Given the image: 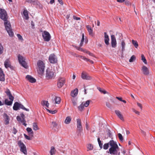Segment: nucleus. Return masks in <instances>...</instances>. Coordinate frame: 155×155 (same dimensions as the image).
Instances as JSON below:
<instances>
[{
	"label": "nucleus",
	"mask_w": 155,
	"mask_h": 155,
	"mask_svg": "<svg viewBox=\"0 0 155 155\" xmlns=\"http://www.w3.org/2000/svg\"><path fill=\"white\" fill-rule=\"evenodd\" d=\"M110 147L108 153L111 154H117L119 150V147L116 143L113 140H110Z\"/></svg>",
	"instance_id": "f257e3e1"
},
{
	"label": "nucleus",
	"mask_w": 155,
	"mask_h": 155,
	"mask_svg": "<svg viewBox=\"0 0 155 155\" xmlns=\"http://www.w3.org/2000/svg\"><path fill=\"white\" fill-rule=\"evenodd\" d=\"M37 72L40 76H42L44 74L45 69V63L41 60H38L37 63Z\"/></svg>",
	"instance_id": "f03ea898"
},
{
	"label": "nucleus",
	"mask_w": 155,
	"mask_h": 155,
	"mask_svg": "<svg viewBox=\"0 0 155 155\" xmlns=\"http://www.w3.org/2000/svg\"><path fill=\"white\" fill-rule=\"evenodd\" d=\"M5 92L8 96L9 99L10 101H9L8 99H5V103L6 105L10 106L12 105V101L14 99V97L12 96L9 89L7 88Z\"/></svg>",
	"instance_id": "7ed1b4c3"
},
{
	"label": "nucleus",
	"mask_w": 155,
	"mask_h": 155,
	"mask_svg": "<svg viewBox=\"0 0 155 155\" xmlns=\"http://www.w3.org/2000/svg\"><path fill=\"white\" fill-rule=\"evenodd\" d=\"M4 21V25L7 32L10 37H12L14 35V33L12 31V27L10 22L7 20V21Z\"/></svg>",
	"instance_id": "20e7f679"
},
{
	"label": "nucleus",
	"mask_w": 155,
	"mask_h": 155,
	"mask_svg": "<svg viewBox=\"0 0 155 155\" xmlns=\"http://www.w3.org/2000/svg\"><path fill=\"white\" fill-rule=\"evenodd\" d=\"M54 71L51 69L47 68L46 71V78L48 80L52 79L54 78Z\"/></svg>",
	"instance_id": "39448f33"
},
{
	"label": "nucleus",
	"mask_w": 155,
	"mask_h": 155,
	"mask_svg": "<svg viewBox=\"0 0 155 155\" xmlns=\"http://www.w3.org/2000/svg\"><path fill=\"white\" fill-rule=\"evenodd\" d=\"M13 108L15 110H17L20 109H21L26 111H29L28 109L25 108L22 104L18 102H15L14 103Z\"/></svg>",
	"instance_id": "423d86ee"
},
{
	"label": "nucleus",
	"mask_w": 155,
	"mask_h": 155,
	"mask_svg": "<svg viewBox=\"0 0 155 155\" xmlns=\"http://www.w3.org/2000/svg\"><path fill=\"white\" fill-rule=\"evenodd\" d=\"M17 144L20 148V151L22 152L24 154L27 155V152L26 147L25 144L21 141H18Z\"/></svg>",
	"instance_id": "0eeeda50"
},
{
	"label": "nucleus",
	"mask_w": 155,
	"mask_h": 155,
	"mask_svg": "<svg viewBox=\"0 0 155 155\" xmlns=\"http://www.w3.org/2000/svg\"><path fill=\"white\" fill-rule=\"evenodd\" d=\"M0 18L4 21H7L8 16L6 11L2 8H0Z\"/></svg>",
	"instance_id": "6e6552de"
},
{
	"label": "nucleus",
	"mask_w": 155,
	"mask_h": 155,
	"mask_svg": "<svg viewBox=\"0 0 155 155\" xmlns=\"http://www.w3.org/2000/svg\"><path fill=\"white\" fill-rule=\"evenodd\" d=\"M18 57L19 63L23 67L27 68H28V66L23 57L19 54L18 55Z\"/></svg>",
	"instance_id": "1a4fd4ad"
},
{
	"label": "nucleus",
	"mask_w": 155,
	"mask_h": 155,
	"mask_svg": "<svg viewBox=\"0 0 155 155\" xmlns=\"http://www.w3.org/2000/svg\"><path fill=\"white\" fill-rule=\"evenodd\" d=\"M42 36L44 41H49L51 38V36L49 33L46 31H44L42 33Z\"/></svg>",
	"instance_id": "9d476101"
},
{
	"label": "nucleus",
	"mask_w": 155,
	"mask_h": 155,
	"mask_svg": "<svg viewBox=\"0 0 155 155\" xmlns=\"http://www.w3.org/2000/svg\"><path fill=\"white\" fill-rule=\"evenodd\" d=\"M48 59L51 64L56 63L57 61V57L54 54H52L49 55Z\"/></svg>",
	"instance_id": "9b49d317"
},
{
	"label": "nucleus",
	"mask_w": 155,
	"mask_h": 155,
	"mask_svg": "<svg viewBox=\"0 0 155 155\" xmlns=\"http://www.w3.org/2000/svg\"><path fill=\"white\" fill-rule=\"evenodd\" d=\"M90 101L87 100L84 104L83 102L78 107V109L79 110L81 111L84 109V107H87L90 104Z\"/></svg>",
	"instance_id": "f8f14e48"
},
{
	"label": "nucleus",
	"mask_w": 155,
	"mask_h": 155,
	"mask_svg": "<svg viewBox=\"0 0 155 155\" xmlns=\"http://www.w3.org/2000/svg\"><path fill=\"white\" fill-rule=\"evenodd\" d=\"M65 83V79L64 78H60L58 80L57 86L58 88H61Z\"/></svg>",
	"instance_id": "ddd939ff"
},
{
	"label": "nucleus",
	"mask_w": 155,
	"mask_h": 155,
	"mask_svg": "<svg viewBox=\"0 0 155 155\" xmlns=\"http://www.w3.org/2000/svg\"><path fill=\"white\" fill-rule=\"evenodd\" d=\"M81 77L82 79L84 80H90L92 78L91 77L88 75L86 72L84 71L82 72Z\"/></svg>",
	"instance_id": "4468645a"
},
{
	"label": "nucleus",
	"mask_w": 155,
	"mask_h": 155,
	"mask_svg": "<svg viewBox=\"0 0 155 155\" xmlns=\"http://www.w3.org/2000/svg\"><path fill=\"white\" fill-rule=\"evenodd\" d=\"M111 44L113 48H115L117 45L116 40L114 35H112L111 36Z\"/></svg>",
	"instance_id": "2eb2a0df"
},
{
	"label": "nucleus",
	"mask_w": 155,
	"mask_h": 155,
	"mask_svg": "<svg viewBox=\"0 0 155 155\" xmlns=\"http://www.w3.org/2000/svg\"><path fill=\"white\" fill-rule=\"evenodd\" d=\"M143 74L145 75H148L149 74V70L148 68L145 66H143L141 68Z\"/></svg>",
	"instance_id": "dca6fc26"
},
{
	"label": "nucleus",
	"mask_w": 155,
	"mask_h": 155,
	"mask_svg": "<svg viewBox=\"0 0 155 155\" xmlns=\"http://www.w3.org/2000/svg\"><path fill=\"white\" fill-rule=\"evenodd\" d=\"M76 121L77 130H83L82 127L81 119H77L76 120Z\"/></svg>",
	"instance_id": "f3484780"
},
{
	"label": "nucleus",
	"mask_w": 155,
	"mask_h": 155,
	"mask_svg": "<svg viewBox=\"0 0 155 155\" xmlns=\"http://www.w3.org/2000/svg\"><path fill=\"white\" fill-rule=\"evenodd\" d=\"M17 120L19 122L21 123H22V124L26 127L27 124L26 123V120L24 119H22L21 118L20 116H17Z\"/></svg>",
	"instance_id": "a211bd4d"
},
{
	"label": "nucleus",
	"mask_w": 155,
	"mask_h": 155,
	"mask_svg": "<svg viewBox=\"0 0 155 155\" xmlns=\"http://www.w3.org/2000/svg\"><path fill=\"white\" fill-rule=\"evenodd\" d=\"M26 78L28 81L31 83H35L36 81V79L30 75H27L26 76Z\"/></svg>",
	"instance_id": "6ab92c4d"
},
{
	"label": "nucleus",
	"mask_w": 155,
	"mask_h": 155,
	"mask_svg": "<svg viewBox=\"0 0 155 155\" xmlns=\"http://www.w3.org/2000/svg\"><path fill=\"white\" fill-rule=\"evenodd\" d=\"M104 42H105V44L107 45H108L109 44V36H108V35L107 34V33L106 32H105L104 33Z\"/></svg>",
	"instance_id": "aec40b11"
},
{
	"label": "nucleus",
	"mask_w": 155,
	"mask_h": 155,
	"mask_svg": "<svg viewBox=\"0 0 155 155\" xmlns=\"http://www.w3.org/2000/svg\"><path fill=\"white\" fill-rule=\"evenodd\" d=\"M5 80V74L2 68H0V81H4Z\"/></svg>",
	"instance_id": "412c9836"
},
{
	"label": "nucleus",
	"mask_w": 155,
	"mask_h": 155,
	"mask_svg": "<svg viewBox=\"0 0 155 155\" xmlns=\"http://www.w3.org/2000/svg\"><path fill=\"white\" fill-rule=\"evenodd\" d=\"M115 114L121 120H124V118L123 115L121 114V112L119 110H115Z\"/></svg>",
	"instance_id": "4be33fe9"
},
{
	"label": "nucleus",
	"mask_w": 155,
	"mask_h": 155,
	"mask_svg": "<svg viewBox=\"0 0 155 155\" xmlns=\"http://www.w3.org/2000/svg\"><path fill=\"white\" fill-rule=\"evenodd\" d=\"M61 99L60 97H55L52 102L54 104H59Z\"/></svg>",
	"instance_id": "5701e85b"
},
{
	"label": "nucleus",
	"mask_w": 155,
	"mask_h": 155,
	"mask_svg": "<svg viewBox=\"0 0 155 155\" xmlns=\"http://www.w3.org/2000/svg\"><path fill=\"white\" fill-rule=\"evenodd\" d=\"M86 28L87 29L89 35L92 36L93 35V30L91 26L87 25L86 26Z\"/></svg>",
	"instance_id": "b1692460"
},
{
	"label": "nucleus",
	"mask_w": 155,
	"mask_h": 155,
	"mask_svg": "<svg viewBox=\"0 0 155 155\" xmlns=\"http://www.w3.org/2000/svg\"><path fill=\"white\" fill-rule=\"evenodd\" d=\"M4 64L5 67L8 68L11 65V62L8 59H7L4 62Z\"/></svg>",
	"instance_id": "393cba45"
},
{
	"label": "nucleus",
	"mask_w": 155,
	"mask_h": 155,
	"mask_svg": "<svg viewBox=\"0 0 155 155\" xmlns=\"http://www.w3.org/2000/svg\"><path fill=\"white\" fill-rule=\"evenodd\" d=\"M71 120V116L67 117L64 121V123L66 124H69Z\"/></svg>",
	"instance_id": "a878e982"
},
{
	"label": "nucleus",
	"mask_w": 155,
	"mask_h": 155,
	"mask_svg": "<svg viewBox=\"0 0 155 155\" xmlns=\"http://www.w3.org/2000/svg\"><path fill=\"white\" fill-rule=\"evenodd\" d=\"M78 90L77 88H76L74 91H72L71 93V96L74 97L76 96L78 93Z\"/></svg>",
	"instance_id": "bb28decb"
},
{
	"label": "nucleus",
	"mask_w": 155,
	"mask_h": 155,
	"mask_svg": "<svg viewBox=\"0 0 155 155\" xmlns=\"http://www.w3.org/2000/svg\"><path fill=\"white\" fill-rule=\"evenodd\" d=\"M26 130L29 134L32 137L33 135L34 132L31 128L27 127L26 128Z\"/></svg>",
	"instance_id": "cd10ccee"
},
{
	"label": "nucleus",
	"mask_w": 155,
	"mask_h": 155,
	"mask_svg": "<svg viewBox=\"0 0 155 155\" xmlns=\"http://www.w3.org/2000/svg\"><path fill=\"white\" fill-rule=\"evenodd\" d=\"M33 128L34 130H37L39 129V128L38 127L37 123L35 122L32 124Z\"/></svg>",
	"instance_id": "c85d7f7f"
},
{
	"label": "nucleus",
	"mask_w": 155,
	"mask_h": 155,
	"mask_svg": "<svg viewBox=\"0 0 155 155\" xmlns=\"http://www.w3.org/2000/svg\"><path fill=\"white\" fill-rule=\"evenodd\" d=\"M23 14L24 16V18L26 20L28 19L29 17L28 11L26 10H24L23 12Z\"/></svg>",
	"instance_id": "c756f323"
},
{
	"label": "nucleus",
	"mask_w": 155,
	"mask_h": 155,
	"mask_svg": "<svg viewBox=\"0 0 155 155\" xmlns=\"http://www.w3.org/2000/svg\"><path fill=\"white\" fill-rule=\"evenodd\" d=\"M41 104L43 106H45L47 107H48L49 106V103L48 101H43L41 102Z\"/></svg>",
	"instance_id": "7c9ffc66"
},
{
	"label": "nucleus",
	"mask_w": 155,
	"mask_h": 155,
	"mask_svg": "<svg viewBox=\"0 0 155 155\" xmlns=\"http://www.w3.org/2000/svg\"><path fill=\"white\" fill-rule=\"evenodd\" d=\"M51 148V150L50 152L51 155H53L56 152V150L54 147L52 146Z\"/></svg>",
	"instance_id": "2f4dec72"
},
{
	"label": "nucleus",
	"mask_w": 155,
	"mask_h": 155,
	"mask_svg": "<svg viewBox=\"0 0 155 155\" xmlns=\"http://www.w3.org/2000/svg\"><path fill=\"white\" fill-rule=\"evenodd\" d=\"M5 116L6 117L5 120V124L6 125H7L9 123V117L6 114H5Z\"/></svg>",
	"instance_id": "473e14b6"
},
{
	"label": "nucleus",
	"mask_w": 155,
	"mask_h": 155,
	"mask_svg": "<svg viewBox=\"0 0 155 155\" xmlns=\"http://www.w3.org/2000/svg\"><path fill=\"white\" fill-rule=\"evenodd\" d=\"M110 145V141L108 143H106L104 144L103 149L104 150H107L108 149Z\"/></svg>",
	"instance_id": "72a5a7b5"
},
{
	"label": "nucleus",
	"mask_w": 155,
	"mask_h": 155,
	"mask_svg": "<svg viewBox=\"0 0 155 155\" xmlns=\"http://www.w3.org/2000/svg\"><path fill=\"white\" fill-rule=\"evenodd\" d=\"M141 60L143 61L144 64H147V61L144 55L142 54L141 55Z\"/></svg>",
	"instance_id": "f704fd0d"
},
{
	"label": "nucleus",
	"mask_w": 155,
	"mask_h": 155,
	"mask_svg": "<svg viewBox=\"0 0 155 155\" xmlns=\"http://www.w3.org/2000/svg\"><path fill=\"white\" fill-rule=\"evenodd\" d=\"M87 148L88 149V150H93V145L90 144V143H89V144H87Z\"/></svg>",
	"instance_id": "c9c22d12"
},
{
	"label": "nucleus",
	"mask_w": 155,
	"mask_h": 155,
	"mask_svg": "<svg viewBox=\"0 0 155 155\" xmlns=\"http://www.w3.org/2000/svg\"><path fill=\"white\" fill-rule=\"evenodd\" d=\"M132 43L134 45L136 48H137L138 46V44L136 41L132 40Z\"/></svg>",
	"instance_id": "e433bc0d"
},
{
	"label": "nucleus",
	"mask_w": 155,
	"mask_h": 155,
	"mask_svg": "<svg viewBox=\"0 0 155 155\" xmlns=\"http://www.w3.org/2000/svg\"><path fill=\"white\" fill-rule=\"evenodd\" d=\"M84 34H83L82 39L81 41V43L80 44V46L82 47L83 45V42L84 41Z\"/></svg>",
	"instance_id": "4c0bfd02"
},
{
	"label": "nucleus",
	"mask_w": 155,
	"mask_h": 155,
	"mask_svg": "<svg viewBox=\"0 0 155 155\" xmlns=\"http://www.w3.org/2000/svg\"><path fill=\"white\" fill-rule=\"evenodd\" d=\"M121 46L122 47V50L123 51L124 50L125 47V43L124 40H122L121 41Z\"/></svg>",
	"instance_id": "58836bf2"
},
{
	"label": "nucleus",
	"mask_w": 155,
	"mask_h": 155,
	"mask_svg": "<svg viewBox=\"0 0 155 155\" xmlns=\"http://www.w3.org/2000/svg\"><path fill=\"white\" fill-rule=\"evenodd\" d=\"M136 59V57L135 55H132L130 58V59L129 60V61L130 62H133Z\"/></svg>",
	"instance_id": "ea45409f"
},
{
	"label": "nucleus",
	"mask_w": 155,
	"mask_h": 155,
	"mask_svg": "<svg viewBox=\"0 0 155 155\" xmlns=\"http://www.w3.org/2000/svg\"><path fill=\"white\" fill-rule=\"evenodd\" d=\"M4 51V48L1 43H0V55L2 54Z\"/></svg>",
	"instance_id": "a19ab883"
},
{
	"label": "nucleus",
	"mask_w": 155,
	"mask_h": 155,
	"mask_svg": "<svg viewBox=\"0 0 155 155\" xmlns=\"http://www.w3.org/2000/svg\"><path fill=\"white\" fill-rule=\"evenodd\" d=\"M75 55L77 57H80L81 58H82V59L86 61V60L87 59V58L85 57L84 56H82V55H78L76 54H75Z\"/></svg>",
	"instance_id": "79ce46f5"
},
{
	"label": "nucleus",
	"mask_w": 155,
	"mask_h": 155,
	"mask_svg": "<svg viewBox=\"0 0 155 155\" xmlns=\"http://www.w3.org/2000/svg\"><path fill=\"white\" fill-rule=\"evenodd\" d=\"M46 110L48 112L52 114H55L57 112V111L56 110H51L48 109H46Z\"/></svg>",
	"instance_id": "37998d69"
},
{
	"label": "nucleus",
	"mask_w": 155,
	"mask_h": 155,
	"mask_svg": "<svg viewBox=\"0 0 155 155\" xmlns=\"http://www.w3.org/2000/svg\"><path fill=\"white\" fill-rule=\"evenodd\" d=\"M77 130V135L78 136H81V133L82 132L83 130Z\"/></svg>",
	"instance_id": "c03bdc74"
},
{
	"label": "nucleus",
	"mask_w": 155,
	"mask_h": 155,
	"mask_svg": "<svg viewBox=\"0 0 155 155\" xmlns=\"http://www.w3.org/2000/svg\"><path fill=\"white\" fill-rule=\"evenodd\" d=\"M118 135L120 140L121 141H123V137L122 134L120 133H118Z\"/></svg>",
	"instance_id": "a18cd8bd"
},
{
	"label": "nucleus",
	"mask_w": 155,
	"mask_h": 155,
	"mask_svg": "<svg viewBox=\"0 0 155 155\" xmlns=\"http://www.w3.org/2000/svg\"><path fill=\"white\" fill-rule=\"evenodd\" d=\"M24 135L25 139L29 140H31L32 137L28 136L25 134H24Z\"/></svg>",
	"instance_id": "49530a36"
},
{
	"label": "nucleus",
	"mask_w": 155,
	"mask_h": 155,
	"mask_svg": "<svg viewBox=\"0 0 155 155\" xmlns=\"http://www.w3.org/2000/svg\"><path fill=\"white\" fill-rule=\"evenodd\" d=\"M72 102L74 106H76L77 105V102L76 100L74 99H72Z\"/></svg>",
	"instance_id": "de8ad7c7"
},
{
	"label": "nucleus",
	"mask_w": 155,
	"mask_h": 155,
	"mask_svg": "<svg viewBox=\"0 0 155 155\" xmlns=\"http://www.w3.org/2000/svg\"><path fill=\"white\" fill-rule=\"evenodd\" d=\"M98 90L100 92L104 94H105L107 93V92L105 91L102 90L101 88L100 87L98 88Z\"/></svg>",
	"instance_id": "09e8293b"
},
{
	"label": "nucleus",
	"mask_w": 155,
	"mask_h": 155,
	"mask_svg": "<svg viewBox=\"0 0 155 155\" xmlns=\"http://www.w3.org/2000/svg\"><path fill=\"white\" fill-rule=\"evenodd\" d=\"M27 2L28 3H32L35 2V0H26Z\"/></svg>",
	"instance_id": "8fccbe9b"
},
{
	"label": "nucleus",
	"mask_w": 155,
	"mask_h": 155,
	"mask_svg": "<svg viewBox=\"0 0 155 155\" xmlns=\"http://www.w3.org/2000/svg\"><path fill=\"white\" fill-rule=\"evenodd\" d=\"M17 36L18 38L20 40H23L22 37L21 36V35H20L19 34H17Z\"/></svg>",
	"instance_id": "3c124183"
},
{
	"label": "nucleus",
	"mask_w": 155,
	"mask_h": 155,
	"mask_svg": "<svg viewBox=\"0 0 155 155\" xmlns=\"http://www.w3.org/2000/svg\"><path fill=\"white\" fill-rule=\"evenodd\" d=\"M51 124L53 127H55L57 125V124L54 121L52 122Z\"/></svg>",
	"instance_id": "603ef678"
},
{
	"label": "nucleus",
	"mask_w": 155,
	"mask_h": 155,
	"mask_svg": "<svg viewBox=\"0 0 155 155\" xmlns=\"http://www.w3.org/2000/svg\"><path fill=\"white\" fill-rule=\"evenodd\" d=\"M73 18L74 20H80L81 19V18H80L76 17V16H75L74 15L73 16Z\"/></svg>",
	"instance_id": "864d4df0"
},
{
	"label": "nucleus",
	"mask_w": 155,
	"mask_h": 155,
	"mask_svg": "<svg viewBox=\"0 0 155 155\" xmlns=\"http://www.w3.org/2000/svg\"><path fill=\"white\" fill-rule=\"evenodd\" d=\"M106 105L107 107L109 108H110L111 107V104L109 103H106Z\"/></svg>",
	"instance_id": "5fc2aeb1"
},
{
	"label": "nucleus",
	"mask_w": 155,
	"mask_h": 155,
	"mask_svg": "<svg viewBox=\"0 0 155 155\" xmlns=\"http://www.w3.org/2000/svg\"><path fill=\"white\" fill-rule=\"evenodd\" d=\"M98 144L99 146V147L101 149H102L103 147V144L101 143V141L100 142L98 143Z\"/></svg>",
	"instance_id": "6e6d98bb"
},
{
	"label": "nucleus",
	"mask_w": 155,
	"mask_h": 155,
	"mask_svg": "<svg viewBox=\"0 0 155 155\" xmlns=\"http://www.w3.org/2000/svg\"><path fill=\"white\" fill-rule=\"evenodd\" d=\"M85 61H89V62H90V63H91V64H93L94 63V62L92 61L89 59H88L87 58V59Z\"/></svg>",
	"instance_id": "4d7b16f0"
},
{
	"label": "nucleus",
	"mask_w": 155,
	"mask_h": 155,
	"mask_svg": "<svg viewBox=\"0 0 155 155\" xmlns=\"http://www.w3.org/2000/svg\"><path fill=\"white\" fill-rule=\"evenodd\" d=\"M124 2L125 4L126 5H128L130 4V2L127 0H125V1H124Z\"/></svg>",
	"instance_id": "13d9d810"
},
{
	"label": "nucleus",
	"mask_w": 155,
	"mask_h": 155,
	"mask_svg": "<svg viewBox=\"0 0 155 155\" xmlns=\"http://www.w3.org/2000/svg\"><path fill=\"white\" fill-rule=\"evenodd\" d=\"M20 117L21 118H22V119H25V116L23 113L20 114Z\"/></svg>",
	"instance_id": "bf43d9fd"
},
{
	"label": "nucleus",
	"mask_w": 155,
	"mask_h": 155,
	"mask_svg": "<svg viewBox=\"0 0 155 155\" xmlns=\"http://www.w3.org/2000/svg\"><path fill=\"white\" fill-rule=\"evenodd\" d=\"M137 105L138 106H139V107H140V108H141V109L142 110V104L140 103H137Z\"/></svg>",
	"instance_id": "052dcab7"
},
{
	"label": "nucleus",
	"mask_w": 155,
	"mask_h": 155,
	"mask_svg": "<svg viewBox=\"0 0 155 155\" xmlns=\"http://www.w3.org/2000/svg\"><path fill=\"white\" fill-rule=\"evenodd\" d=\"M133 111L134 112H135L136 114H137L138 115H139L140 112L139 111L136 110H135V109H133Z\"/></svg>",
	"instance_id": "680f3d73"
},
{
	"label": "nucleus",
	"mask_w": 155,
	"mask_h": 155,
	"mask_svg": "<svg viewBox=\"0 0 155 155\" xmlns=\"http://www.w3.org/2000/svg\"><path fill=\"white\" fill-rule=\"evenodd\" d=\"M59 2L61 4V5H63V2L62 0H58Z\"/></svg>",
	"instance_id": "e2e57ef3"
},
{
	"label": "nucleus",
	"mask_w": 155,
	"mask_h": 155,
	"mask_svg": "<svg viewBox=\"0 0 155 155\" xmlns=\"http://www.w3.org/2000/svg\"><path fill=\"white\" fill-rule=\"evenodd\" d=\"M116 98L117 99H118V100H119V101H122L123 100L121 97H116Z\"/></svg>",
	"instance_id": "0e129e2a"
},
{
	"label": "nucleus",
	"mask_w": 155,
	"mask_h": 155,
	"mask_svg": "<svg viewBox=\"0 0 155 155\" xmlns=\"http://www.w3.org/2000/svg\"><path fill=\"white\" fill-rule=\"evenodd\" d=\"M125 0H117V1L118 2L122 3L124 2Z\"/></svg>",
	"instance_id": "69168bd1"
},
{
	"label": "nucleus",
	"mask_w": 155,
	"mask_h": 155,
	"mask_svg": "<svg viewBox=\"0 0 155 155\" xmlns=\"http://www.w3.org/2000/svg\"><path fill=\"white\" fill-rule=\"evenodd\" d=\"M13 131H14L13 133L14 134H15L17 132V130L15 128H13Z\"/></svg>",
	"instance_id": "338daca9"
},
{
	"label": "nucleus",
	"mask_w": 155,
	"mask_h": 155,
	"mask_svg": "<svg viewBox=\"0 0 155 155\" xmlns=\"http://www.w3.org/2000/svg\"><path fill=\"white\" fill-rule=\"evenodd\" d=\"M73 46L75 48H76V49H77L79 51V48H80V47H81L80 46V47H79L75 46H74V45H73Z\"/></svg>",
	"instance_id": "774afa93"
}]
</instances>
